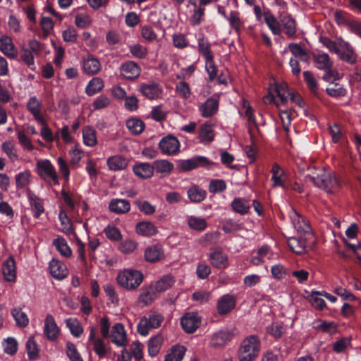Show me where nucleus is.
I'll list each match as a JSON object with an SVG mask.
<instances>
[{
    "label": "nucleus",
    "mask_w": 361,
    "mask_h": 361,
    "mask_svg": "<svg viewBox=\"0 0 361 361\" xmlns=\"http://www.w3.org/2000/svg\"><path fill=\"white\" fill-rule=\"evenodd\" d=\"M261 341L257 336L251 335L245 338L241 343L238 350L240 361H253L260 350Z\"/></svg>",
    "instance_id": "f257e3e1"
},
{
    "label": "nucleus",
    "mask_w": 361,
    "mask_h": 361,
    "mask_svg": "<svg viewBox=\"0 0 361 361\" xmlns=\"http://www.w3.org/2000/svg\"><path fill=\"white\" fill-rule=\"evenodd\" d=\"M311 180L314 184L327 192H335L341 188V181L336 173H323L321 175L312 176Z\"/></svg>",
    "instance_id": "f03ea898"
},
{
    "label": "nucleus",
    "mask_w": 361,
    "mask_h": 361,
    "mask_svg": "<svg viewBox=\"0 0 361 361\" xmlns=\"http://www.w3.org/2000/svg\"><path fill=\"white\" fill-rule=\"evenodd\" d=\"M116 280L122 287L128 290H134L142 283L143 274L137 270L126 269L118 274Z\"/></svg>",
    "instance_id": "7ed1b4c3"
},
{
    "label": "nucleus",
    "mask_w": 361,
    "mask_h": 361,
    "mask_svg": "<svg viewBox=\"0 0 361 361\" xmlns=\"http://www.w3.org/2000/svg\"><path fill=\"white\" fill-rule=\"evenodd\" d=\"M37 174L49 185H59V177L55 167L49 159L37 161L36 163Z\"/></svg>",
    "instance_id": "20e7f679"
},
{
    "label": "nucleus",
    "mask_w": 361,
    "mask_h": 361,
    "mask_svg": "<svg viewBox=\"0 0 361 361\" xmlns=\"http://www.w3.org/2000/svg\"><path fill=\"white\" fill-rule=\"evenodd\" d=\"M218 164L210 161L207 157L197 155L188 159H180L177 161L178 168L183 171H190L197 168L209 169L212 165Z\"/></svg>",
    "instance_id": "39448f33"
},
{
    "label": "nucleus",
    "mask_w": 361,
    "mask_h": 361,
    "mask_svg": "<svg viewBox=\"0 0 361 361\" xmlns=\"http://www.w3.org/2000/svg\"><path fill=\"white\" fill-rule=\"evenodd\" d=\"M288 246L294 252L301 255L307 249H312L315 243V238H309L308 235H299L298 237H291L288 239Z\"/></svg>",
    "instance_id": "423d86ee"
},
{
    "label": "nucleus",
    "mask_w": 361,
    "mask_h": 361,
    "mask_svg": "<svg viewBox=\"0 0 361 361\" xmlns=\"http://www.w3.org/2000/svg\"><path fill=\"white\" fill-rule=\"evenodd\" d=\"M290 218L298 235H308L311 238H312V236H314L308 221L295 210L291 212Z\"/></svg>",
    "instance_id": "0eeeda50"
},
{
    "label": "nucleus",
    "mask_w": 361,
    "mask_h": 361,
    "mask_svg": "<svg viewBox=\"0 0 361 361\" xmlns=\"http://www.w3.org/2000/svg\"><path fill=\"white\" fill-rule=\"evenodd\" d=\"M180 142L173 135H168L159 141V147L164 154L174 155L180 150Z\"/></svg>",
    "instance_id": "6e6552de"
},
{
    "label": "nucleus",
    "mask_w": 361,
    "mask_h": 361,
    "mask_svg": "<svg viewBox=\"0 0 361 361\" xmlns=\"http://www.w3.org/2000/svg\"><path fill=\"white\" fill-rule=\"evenodd\" d=\"M137 90L143 96L150 100L161 97L163 92L161 85L156 82L141 83Z\"/></svg>",
    "instance_id": "1a4fd4ad"
},
{
    "label": "nucleus",
    "mask_w": 361,
    "mask_h": 361,
    "mask_svg": "<svg viewBox=\"0 0 361 361\" xmlns=\"http://www.w3.org/2000/svg\"><path fill=\"white\" fill-rule=\"evenodd\" d=\"M201 320L195 312L186 313L180 319V325L185 332L193 334L200 326Z\"/></svg>",
    "instance_id": "9d476101"
},
{
    "label": "nucleus",
    "mask_w": 361,
    "mask_h": 361,
    "mask_svg": "<svg viewBox=\"0 0 361 361\" xmlns=\"http://www.w3.org/2000/svg\"><path fill=\"white\" fill-rule=\"evenodd\" d=\"M219 106V98L216 96H212L199 106V111L202 117L211 118L217 113Z\"/></svg>",
    "instance_id": "9b49d317"
},
{
    "label": "nucleus",
    "mask_w": 361,
    "mask_h": 361,
    "mask_svg": "<svg viewBox=\"0 0 361 361\" xmlns=\"http://www.w3.org/2000/svg\"><path fill=\"white\" fill-rule=\"evenodd\" d=\"M26 107L27 111L39 124H44L45 123V119L42 114V103L36 96H32L29 98Z\"/></svg>",
    "instance_id": "f8f14e48"
},
{
    "label": "nucleus",
    "mask_w": 361,
    "mask_h": 361,
    "mask_svg": "<svg viewBox=\"0 0 361 361\" xmlns=\"http://www.w3.org/2000/svg\"><path fill=\"white\" fill-rule=\"evenodd\" d=\"M211 264L217 269H226L228 266V257L220 248L211 250L209 257Z\"/></svg>",
    "instance_id": "ddd939ff"
},
{
    "label": "nucleus",
    "mask_w": 361,
    "mask_h": 361,
    "mask_svg": "<svg viewBox=\"0 0 361 361\" xmlns=\"http://www.w3.org/2000/svg\"><path fill=\"white\" fill-rule=\"evenodd\" d=\"M59 328L58 327L54 318L52 315H47L44 321V334L47 338L51 341L57 339L59 335Z\"/></svg>",
    "instance_id": "4468645a"
},
{
    "label": "nucleus",
    "mask_w": 361,
    "mask_h": 361,
    "mask_svg": "<svg viewBox=\"0 0 361 361\" xmlns=\"http://www.w3.org/2000/svg\"><path fill=\"white\" fill-rule=\"evenodd\" d=\"M233 334L228 329H221L212 335L211 339V345L214 348H220L224 346L228 342L231 341Z\"/></svg>",
    "instance_id": "2eb2a0df"
},
{
    "label": "nucleus",
    "mask_w": 361,
    "mask_h": 361,
    "mask_svg": "<svg viewBox=\"0 0 361 361\" xmlns=\"http://www.w3.org/2000/svg\"><path fill=\"white\" fill-rule=\"evenodd\" d=\"M235 298L229 294L224 295L217 303V311L221 315H226L235 307Z\"/></svg>",
    "instance_id": "dca6fc26"
},
{
    "label": "nucleus",
    "mask_w": 361,
    "mask_h": 361,
    "mask_svg": "<svg viewBox=\"0 0 361 361\" xmlns=\"http://www.w3.org/2000/svg\"><path fill=\"white\" fill-rule=\"evenodd\" d=\"M271 173L272 174L271 181L273 182V187H281L283 188L286 186V183L288 181L287 175L277 163H274L272 165Z\"/></svg>",
    "instance_id": "f3484780"
},
{
    "label": "nucleus",
    "mask_w": 361,
    "mask_h": 361,
    "mask_svg": "<svg viewBox=\"0 0 361 361\" xmlns=\"http://www.w3.org/2000/svg\"><path fill=\"white\" fill-rule=\"evenodd\" d=\"M140 66L133 61H128L121 66V74L128 80H133L140 75Z\"/></svg>",
    "instance_id": "a211bd4d"
},
{
    "label": "nucleus",
    "mask_w": 361,
    "mask_h": 361,
    "mask_svg": "<svg viewBox=\"0 0 361 361\" xmlns=\"http://www.w3.org/2000/svg\"><path fill=\"white\" fill-rule=\"evenodd\" d=\"M2 273L4 279L8 282L16 280V263L13 257H9L2 264Z\"/></svg>",
    "instance_id": "6ab92c4d"
},
{
    "label": "nucleus",
    "mask_w": 361,
    "mask_h": 361,
    "mask_svg": "<svg viewBox=\"0 0 361 361\" xmlns=\"http://www.w3.org/2000/svg\"><path fill=\"white\" fill-rule=\"evenodd\" d=\"M164 257V252L159 244L152 245L146 248L145 258L146 261L154 263L161 260Z\"/></svg>",
    "instance_id": "aec40b11"
},
{
    "label": "nucleus",
    "mask_w": 361,
    "mask_h": 361,
    "mask_svg": "<svg viewBox=\"0 0 361 361\" xmlns=\"http://www.w3.org/2000/svg\"><path fill=\"white\" fill-rule=\"evenodd\" d=\"M51 275L57 280H62L68 275V269L64 264L53 259L49 265Z\"/></svg>",
    "instance_id": "412c9836"
},
{
    "label": "nucleus",
    "mask_w": 361,
    "mask_h": 361,
    "mask_svg": "<svg viewBox=\"0 0 361 361\" xmlns=\"http://www.w3.org/2000/svg\"><path fill=\"white\" fill-rule=\"evenodd\" d=\"M313 328L317 331L334 335L338 331V324L334 321L319 319L314 322Z\"/></svg>",
    "instance_id": "4be33fe9"
},
{
    "label": "nucleus",
    "mask_w": 361,
    "mask_h": 361,
    "mask_svg": "<svg viewBox=\"0 0 361 361\" xmlns=\"http://www.w3.org/2000/svg\"><path fill=\"white\" fill-rule=\"evenodd\" d=\"M312 60L314 66L319 70H326L333 67V62L329 56L323 51H319L312 54Z\"/></svg>",
    "instance_id": "5701e85b"
},
{
    "label": "nucleus",
    "mask_w": 361,
    "mask_h": 361,
    "mask_svg": "<svg viewBox=\"0 0 361 361\" xmlns=\"http://www.w3.org/2000/svg\"><path fill=\"white\" fill-rule=\"evenodd\" d=\"M337 55L342 61L351 65L357 61V55L348 42H344L342 49H340V53Z\"/></svg>",
    "instance_id": "b1692460"
},
{
    "label": "nucleus",
    "mask_w": 361,
    "mask_h": 361,
    "mask_svg": "<svg viewBox=\"0 0 361 361\" xmlns=\"http://www.w3.org/2000/svg\"><path fill=\"white\" fill-rule=\"evenodd\" d=\"M0 51L11 59H14L17 56V50L11 38L8 36L0 37Z\"/></svg>",
    "instance_id": "393cba45"
},
{
    "label": "nucleus",
    "mask_w": 361,
    "mask_h": 361,
    "mask_svg": "<svg viewBox=\"0 0 361 361\" xmlns=\"http://www.w3.org/2000/svg\"><path fill=\"white\" fill-rule=\"evenodd\" d=\"M133 171L137 176L147 179L153 176L154 166L148 163H139L133 166Z\"/></svg>",
    "instance_id": "a878e982"
},
{
    "label": "nucleus",
    "mask_w": 361,
    "mask_h": 361,
    "mask_svg": "<svg viewBox=\"0 0 361 361\" xmlns=\"http://www.w3.org/2000/svg\"><path fill=\"white\" fill-rule=\"evenodd\" d=\"M109 208L112 212L125 214L130 211V204L127 200L114 199L110 202Z\"/></svg>",
    "instance_id": "bb28decb"
},
{
    "label": "nucleus",
    "mask_w": 361,
    "mask_h": 361,
    "mask_svg": "<svg viewBox=\"0 0 361 361\" xmlns=\"http://www.w3.org/2000/svg\"><path fill=\"white\" fill-rule=\"evenodd\" d=\"M106 164L111 171H121L128 166V161L122 156L115 155L107 159Z\"/></svg>",
    "instance_id": "cd10ccee"
},
{
    "label": "nucleus",
    "mask_w": 361,
    "mask_h": 361,
    "mask_svg": "<svg viewBox=\"0 0 361 361\" xmlns=\"http://www.w3.org/2000/svg\"><path fill=\"white\" fill-rule=\"evenodd\" d=\"M214 130L210 123L202 124L199 130L198 138L202 143H209L214 140Z\"/></svg>",
    "instance_id": "c85d7f7f"
},
{
    "label": "nucleus",
    "mask_w": 361,
    "mask_h": 361,
    "mask_svg": "<svg viewBox=\"0 0 361 361\" xmlns=\"http://www.w3.org/2000/svg\"><path fill=\"white\" fill-rule=\"evenodd\" d=\"M264 22L267 25L269 30L275 35L281 34V29L279 22L277 20L276 17L271 13L269 9H267L264 12Z\"/></svg>",
    "instance_id": "c756f323"
},
{
    "label": "nucleus",
    "mask_w": 361,
    "mask_h": 361,
    "mask_svg": "<svg viewBox=\"0 0 361 361\" xmlns=\"http://www.w3.org/2000/svg\"><path fill=\"white\" fill-rule=\"evenodd\" d=\"M135 230L137 234L143 236H152L157 233V227L150 221L137 223Z\"/></svg>",
    "instance_id": "7c9ffc66"
},
{
    "label": "nucleus",
    "mask_w": 361,
    "mask_h": 361,
    "mask_svg": "<svg viewBox=\"0 0 361 361\" xmlns=\"http://www.w3.org/2000/svg\"><path fill=\"white\" fill-rule=\"evenodd\" d=\"M28 200L33 212V217L39 219L42 214L44 212V204L42 200L35 195H30Z\"/></svg>",
    "instance_id": "2f4dec72"
},
{
    "label": "nucleus",
    "mask_w": 361,
    "mask_h": 361,
    "mask_svg": "<svg viewBox=\"0 0 361 361\" xmlns=\"http://www.w3.org/2000/svg\"><path fill=\"white\" fill-rule=\"evenodd\" d=\"M190 200L194 203H199L203 201L207 197V191L198 185H194L187 192Z\"/></svg>",
    "instance_id": "473e14b6"
},
{
    "label": "nucleus",
    "mask_w": 361,
    "mask_h": 361,
    "mask_svg": "<svg viewBox=\"0 0 361 361\" xmlns=\"http://www.w3.org/2000/svg\"><path fill=\"white\" fill-rule=\"evenodd\" d=\"M53 245L62 256L66 257L71 256L72 250L63 237L58 236L55 238L53 241Z\"/></svg>",
    "instance_id": "72a5a7b5"
},
{
    "label": "nucleus",
    "mask_w": 361,
    "mask_h": 361,
    "mask_svg": "<svg viewBox=\"0 0 361 361\" xmlns=\"http://www.w3.org/2000/svg\"><path fill=\"white\" fill-rule=\"evenodd\" d=\"M231 206L235 212L241 215L247 214L250 208L249 202L242 197H235Z\"/></svg>",
    "instance_id": "f704fd0d"
},
{
    "label": "nucleus",
    "mask_w": 361,
    "mask_h": 361,
    "mask_svg": "<svg viewBox=\"0 0 361 361\" xmlns=\"http://www.w3.org/2000/svg\"><path fill=\"white\" fill-rule=\"evenodd\" d=\"M83 142L88 147H94L97 145V135L95 130L89 126H85L82 129Z\"/></svg>",
    "instance_id": "c9c22d12"
},
{
    "label": "nucleus",
    "mask_w": 361,
    "mask_h": 361,
    "mask_svg": "<svg viewBox=\"0 0 361 361\" xmlns=\"http://www.w3.org/2000/svg\"><path fill=\"white\" fill-rule=\"evenodd\" d=\"M83 69L87 74H96L100 70V62L93 56H88L83 61Z\"/></svg>",
    "instance_id": "e433bc0d"
},
{
    "label": "nucleus",
    "mask_w": 361,
    "mask_h": 361,
    "mask_svg": "<svg viewBox=\"0 0 361 361\" xmlns=\"http://www.w3.org/2000/svg\"><path fill=\"white\" fill-rule=\"evenodd\" d=\"M243 224L239 220L226 219L223 223L221 229L225 233H231L243 228Z\"/></svg>",
    "instance_id": "4c0bfd02"
},
{
    "label": "nucleus",
    "mask_w": 361,
    "mask_h": 361,
    "mask_svg": "<svg viewBox=\"0 0 361 361\" xmlns=\"http://www.w3.org/2000/svg\"><path fill=\"white\" fill-rule=\"evenodd\" d=\"M174 281L172 276L165 275L158 280L153 287L157 292H164L170 288L173 285Z\"/></svg>",
    "instance_id": "58836bf2"
},
{
    "label": "nucleus",
    "mask_w": 361,
    "mask_h": 361,
    "mask_svg": "<svg viewBox=\"0 0 361 361\" xmlns=\"http://www.w3.org/2000/svg\"><path fill=\"white\" fill-rule=\"evenodd\" d=\"M156 292L153 286L143 288L139 296V301L145 305L151 304L155 298Z\"/></svg>",
    "instance_id": "ea45409f"
},
{
    "label": "nucleus",
    "mask_w": 361,
    "mask_h": 361,
    "mask_svg": "<svg viewBox=\"0 0 361 361\" xmlns=\"http://www.w3.org/2000/svg\"><path fill=\"white\" fill-rule=\"evenodd\" d=\"M113 333H116L121 336V338H111V342L117 346L123 347L126 345V334L124 330V326L121 323H117L113 326Z\"/></svg>",
    "instance_id": "a19ab883"
},
{
    "label": "nucleus",
    "mask_w": 361,
    "mask_h": 361,
    "mask_svg": "<svg viewBox=\"0 0 361 361\" xmlns=\"http://www.w3.org/2000/svg\"><path fill=\"white\" fill-rule=\"evenodd\" d=\"M186 348L183 345L172 348L171 352L165 356L164 361H181L185 355Z\"/></svg>",
    "instance_id": "79ce46f5"
},
{
    "label": "nucleus",
    "mask_w": 361,
    "mask_h": 361,
    "mask_svg": "<svg viewBox=\"0 0 361 361\" xmlns=\"http://www.w3.org/2000/svg\"><path fill=\"white\" fill-rule=\"evenodd\" d=\"M104 87V83L102 80L99 78H94L88 82L85 92L89 96H92L97 92H100Z\"/></svg>",
    "instance_id": "37998d69"
},
{
    "label": "nucleus",
    "mask_w": 361,
    "mask_h": 361,
    "mask_svg": "<svg viewBox=\"0 0 361 361\" xmlns=\"http://www.w3.org/2000/svg\"><path fill=\"white\" fill-rule=\"evenodd\" d=\"M11 314L16 322V325L20 327H25L29 323V319L21 308L15 307L11 310Z\"/></svg>",
    "instance_id": "c03bdc74"
},
{
    "label": "nucleus",
    "mask_w": 361,
    "mask_h": 361,
    "mask_svg": "<svg viewBox=\"0 0 361 361\" xmlns=\"http://www.w3.org/2000/svg\"><path fill=\"white\" fill-rule=\"evenodd\" d=\"M126 127L133 134L139 135L144 130L145 123L140 119L132 118L127 120Z\"/></svg>",
    "instance_id": "a18cd8bd"
},
{
    "label": "nucleus",
    "mask_w": 361,
    "mask_h": 361,
    "mask_svg": "<svg viewBox=\"0 0 361 361\" xmlns=\"http://www.w3.org/2000/svg\"><path fill=\"white\" fill-rule=\"evenodd\" d=\"M304 81L305 82L310 91L314 94L317 95L319 85L317 80L312 72L305 71L303 72Z\"/></svg>",
    "instance_id": "49530a36"
},
{
    "label": "nucleus",
    "mask_w": 361,
    "mask_h": 361,
    "mask_svg": "<svg viewBox=\"0 0 361 361\" xmlns=\"http://www.w3.org/2000/svg\"><path fill=\"white\" fill-rule=\"evenodd\" d=\"M66 326L69 329L71 334L79 338L83 332V328L76 319L68 318L65 321Z\"/></svg>",
    "instance_id": "de8ad7c7"
},
{
    "label": "nucleus",
    "mask_w": 361,
    "mask_h": 361,
    "mask_svg": "<svg viewBox=\"0 0 361 361\" xmlns=\"http://www.w3.org/2000/svg\"><path fill=\"white\" fill-rule=\"evenodd\" d=\"M154 171L157 173H170L173 169V164L165 159L156 160L153 163Z\"/></svg>",
    "instance_id": "09e8293b"
},
{
    "label": "nucleus",
    "mask_w": 361,
    "mask_h": 361,
    "mask_svg": "<svg viewBox=\"0 0 361 361\" xmlns=\"http://www.w3.org/2000/svg\"><path fill=\"white\" fill-rule=\"evenodd\" d=\"M26 350L30 360H35L39 357V348L33 337H30L26 342Z\"/></svg>",
    "instance_id": "8fccbe9b"
},
{
    "label": "nucleus",
    "mask_w": 361,
    "mask_h": 361,
    "mask_svg": "<svg viewBox=\"0 0 361 361\" xmlns=\"http://www.w3.org/2000/svg\"><path fill=\"white\" fill-rule=\"evenodd\" d=\"M334 18L338 25H345L348 26V28L350 27V24H352L355 20L351 18L350 14L343 11H336L334 13Z\"/></svg>",
    "instance_id": "3c124183"
},
{
    "label": "nucleus",
    "mask_w": 361,
    "mask_h": 361,
    "mask_svg": "<svg viewBox=\"0 0 361 361\" xmlns=\"http://www.w3.org/2000/svg\"><path fill=\"white\" fill-rule=\"evenodd\" d=\"M66 353L71 361H84L75 345L71 341L66 344Z\"/></svg>",
    "instance_id": "603ef678"
},
{
    "label": "nucleus",
    "mask_w": 361,
    "mask_h": 361,
    "mask_svg": "<svg viewBox=\"0 0 361 361\" xmlns=\"http://www.w3.org/2000/svg\"><path fill=\"white\" fill-rule=\"evenodd\" d=\"M198 48L200 54L204 57L205 61L214 58L207 39L204 37L198 39Z\"/></svg>",
    "instance_id": "864d4df0"
},
{
    "label": "nucleus",
    "mask_w": 361,
    "mask_h": 361,
    "mask_svg": "<svg viewBox=\"0 0 361 361\" xmlns=\"http://www.w3.org/2000/svg\"><path fill=\"white\" fill-rule=\"evenodd\" d=\"M284 331L283 324L281 322H274L267 326V332L275 339L280 338L283 336Z\"/></svg>",
    "instance_id": "5fc2aeb1"
},
{
    "label": "nucleus",
    "mask_w": 361,
    "mask_h": 361,
    "mask_svg": "<svg viewBox=\"0 0 361 361\" xmlns=\"http://www.w3.org/2000/svg\"><path fill=\"white\" fill-rule=\"evenodd\" d=\"M226 181L223 179H212L209 184V191L212 194L220 193L226 189Z\"/></svg>",
    "instance_id": "6e6d98bb"
},
{
    "label": "nucleus",
    "mask_w": 361,
    "mask_h": 361,
    "mask_svg": "<svg viewBox=\"0 0 361 361\" xmlns=\"http://www.w3.org/2000/svg\"><path fill=\"white\" fill-rule=\"evenodd\" d=\"M135 204L145 215L153 214L156 211V207L147 200H137L135 202Z\"/></svg>",
    "instance_id": "4d7b16f0"
},
{
    "label": "nucleus",
    "mask_w": 361,
    "mask_h": 361,
    "mask_svg": "<svg viewBox=\"0 0 361 361\" xmlns=\"http://www.w3.org/2000/svg\"><path fill=\"white\" fill-rule=\"evenodd\" d=\"M326 93L332 97H344L347 94L346 89L343 85L339 83H333V85L330 87H327Z\"/></svg>",
    "instance_id": "13d9d810"
},
{
    "label": "nucleus",
    "mask_w": 361,
    "mask_h": 361,
    "mask_svg": "<svg viewBox=\"0 0 361 361\" xmlns=\"http://www.w3.org/2000/svg\"><path fill=\"white\" fill-rule=\"evenodd\" d=\"M188 223L191 228L199 231L204 230L207 226L205 219L193 216L188 218Z\"/></svg>",
    "instance_id": "bf43d9fd"
},
{
    "label": "nucleus",
    "mask_w": 361,
    "mask_h": 361,
    "mask_svg": "<svg viewBox=\"0 0 361 361\" xmlns=\"http://www.w3.org/2000/svg\"><path fill=\"white\" fill-rule=\"evenodd\" d=\"M161 345V337L154 336L151 338L148 342V353L149 356L154 357L157 356V355L159 352Z\"/></svg>",
    "instance_id": "052dcab7"
},
{
    "label": "nucleus",
    "mask_w": 361,
    "mask_h": 361,
    "mask_svg": "<svg viewBox=\"0 0 361 361\" xmlns=\"http://www.w3.org/2000/svg\"><path fill=\"white\" fill-rule=\"evenodd\" d=\"M31 173L27 170L18 173L16 176V184L17 188H23L30 183Z\"/></svg>",
    "instance_id": "680f3d73"
},
{
    "label": "nucleus",
    "mask_w": 361,
    "mask_h": 361,
    "mask_svg": "<svg viewBox=\"0 0 361 361\" xmlns=\"http://www.w3.org/2000/svg\"><path fill=\"white\" fill-rule=\"evenodd\" d=\"M271 273L275 279L281 280L288 275V271L283 265L277 264L271 267Z\"/></svg>",
    "instance_id": "e2e57ef3"
},
{
    "label": "nucleus",
    "mask_w": 361,
    "mask_h": 361,
    "mask_svg": "<svg viewBox=\"0 0 361 361\" xmlns=\"http://www.w3.org/2000/svg\"><path fill=\"white\" fill-rule=\"evenodd\" d=\"M164 320V317L156 312H154L149 314L148 317H147V322L149 326L153 329H157L161 326Z\"/></svg>",
    "instance_id": "0e129e2a"
},
{
    "label": "nucleus",
    "mask_w": 361,
    "mask_h": 361,
    "mask_svg": "<svg viewBox=\"0 0 361 361\" xmlns=\"http://www.w3.org/2000/svg\"><path fill=\"white\" fill-rule=\"evenodd\" d=\"M283 21L286 35H287L288 37L294 36L296 32L295 20L293 18L288 16L284 17Z\"/></svg>",
    "instance_id": "69168bd1"
},
{
    "label": "nucleus",
    "mask_w": 361,
    "mask_h": 361,
    "mask_svg": "<svg viewBox=\"0 0 361 361\" xmlns=\"http://www.w3.org/2000/svg\"><path fill=\"white\" fill-rule=\"evenodd\" d=\"M104 233L108 239L112 241L121 240L122 235L118 228L115 226H108L104 228Z\"/></svg>",
    "instance_id": "338daca9"
},
{
    "label": "nucleus",
    "mask_w": 361,
    "mask_h": 361,
    "mask_svg": "<svg viewBox=\"0 0 361 361\" xmlns=\"http://www.w3.org/2000/svg\"><path fill=\"white\" fill-rule=\"evenodd\" d=\"M176 90L178 94L185 99H188L191 95L190 86L185 81L178 82L176 86Z\"/></svg>",
    "instance_id": "774afa93"
}]
</instances>
